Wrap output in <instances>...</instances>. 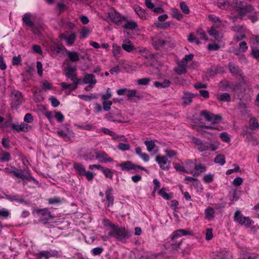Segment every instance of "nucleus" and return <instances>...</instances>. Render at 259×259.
<instances>
[{
  "mask_svg": "<svg viewBox=\"0 0 259 259\" xmlns=\"http://www.w3.org/2000/svg\"><path fill=\"white\" fill-rule=\"evenodd\" d=\"M108 225L111 228L109 233L110 236L122 242H125L130 237V235L125 228L119 227L110 222H109Z\"/></svg>",
  "mask_w": 259,
  "mask_h": 259,
  "instance_id": "1",
  "label": "nucleus"
},
{
  "mask_svg": "<svg viewBox=\"0 0 259 259\" xmlns=\"http://www.w3.org/2000/svg\"><path fill=\"white\" fill-rule=\"evenodd\" d=\"M236 7L238 15L235 18L239 19H242L247 13L252 12L254 10L253 6L245 1L237 0Z\"/></svg>",
  "mask_w": 259,
  "mask_h": 259,
  "instance_id": "2",
  "label": "nucleus"
},
{
  "mask_svg": "<svg viewBox=\"0 0 259 259\" xmlns=\"http://www.w3.org/2000/svg\"><path fill=\"white\" fill-rule=\"evenodd\" d=\"M35 211L37 217H38L39 222H42L44 224H48L50 220L55 218V216L51 214L50 211L47 208H37L35 210Z\"/></svg>",
  "mask_w": 259,
  "mask_h": 259,
  "instance_id": "3",
  "label": "nucleus"
},
{
  "mask_svg": "<svg viewBox=\"0 0 259 259\" xmlns=\"http://www.w3.org/2000/svg\"><path fill=\"white\" fill-rule=\"evenodd\" d=\"M11 98V108L17 109L23 101L22 94L20 92L15 90L12 92Z\"/></svg>",
  "mask_w": 259,
  "mask_h": 259,
  "instance_id": "4",
  "label": "nucleus"
},
{
  "mask_svg": "<svg viewBox=\"0 0 259 259\" xmlns=\"http://www.w3.org/2000/svg\"><path fill=\"white\" fill-rule=\"evenodd\" d=\"M200 115L203 116L208 121H212L215 123L222 120L223 117L220 114H213L206 110H202L200 112Z\"/></svg>",
  "mask_w": 259,
  "mask_h": 259,
  "instance_id": "5",
  "label": "nucleus"
},
{
  "mask_svg": "<svg viewBox=\"0 0 259 259\" xmlns=\"http://www.w3.org/2000/svg\"><path fill=\"white\" fill-rule=\"evenodd\" d=\"M193 143L197 147V149L199 152L208 151L209 150V143L207 142H203L199 138L194 136L191 137Z\"/></svg>",
  "mask_w": 259,
  "mask_h": 259,
  "instance_id": "6",
  "label": "nucleus"
},
{
  "mask_svg": "<svg viewBox=\"0 0 259 259\" xmlns=\"http://www.w3.org/2000/svg\"><path fill=\"white\" fill-rule=\"evenodd\" d=\"M120 166L122 170L129 171L132 169L135 170L136 171H138V169L146 170L144 167L141 165H135L130 161L121 163L120 164Z\"/></svg>",
  "mask_w": 259,
  "mask_h": 259,
  "instance_id": "7",
  "label": "nucleus"
},
{
  "mask_svg": "<svg viewBox=\"0 0 259 259\" xmlns=\"http://www.w3.org/2000/svg\"><path fill=\"white\" fill-rule=\"evenodd\" d=\"M235 220L241 225H245L247 227H250L251 225V221L248 217H243L239 211H236L235 213Z\"/></svg>",
  "mask_w": 259,
  "mask_h": 259,
  "instance_id": "8",
  "label": "nucleus"
},
{
  "mask_svg": "<svg viewBox=\"0 0 259 259\" xmlns=\"http://www.w3.org/2000/svg\"><path fill=\"white\" fill-rule=\"evenodd\" d=\"M65 75L73 82H79L80 79L77 78L76 69L75 67H69L66 69Z\"/></svg>",
  "mask_w": 259,
  "mask_h": 259,
  "instance_id": "9",
  "label": "nucleus"
},
{
  "mask_svg": "<svg viewBox=\"0 0 259 259\" xmlns=\"http://www.w3.org/2000/svg\"><path fill=\"white\" fill-rule=\"evenodd\" d=\"M50 50L52 55L57 56L60 53L64 54V52H67V49L62 45L56 44L52 46Z\"/></svg>",
  "mask_w": 259,
  "mask_h": 259,
  "instance_id": "10",
  "label": "nucleus"
},
{
  "mask_svg": "<svg viewBox=\"0 0 259 259\" xmlns=\"http://www.w3.org/2000/svg\"><path fill=\"white\" fill-rule=\"evenodd\" d=\"M108 16L113 22L117 23L124 20V18L114 9H112L108 12Z\"/></svg>",
  "mask_w": 259,
  "mask_h": 259,
  "instance_id": "11",
  "label": "nucleus"
},
{
  "mask_svg": "<svg viewBox=\"0 0 259 259\" xmlns=\"http://www.w3.org/2000/svg\"><path fill=\"white\" fill-rule=\"evenodd\" d=\"M14 175L23 180L30 181L33 180V178L27 172H25V170L18 169L17 171L14 172Z\"/></svg>",
  "mask_w": 259,
  "mask_h": 259,
  "instance_id": "12",
  "label": "nucleus"
},
{
  "mask_svg": "<svg viewBox=\"0 0 259 259\" xmlns=\"http://www.w3.org/2000/svg\"><path fill=\"white\" fill-rule=\"evenodd\" d=\"M155 160L162 169L167 170L169 168V164H167L168 159L165 156L158 155L156 157Z\"/></svg>",
  "mask_w": 259,
  "mask_h": 259,
  "instance_id": "13",
  "label": "nucleus"
},
{
  "mask_svg": "<svg viewBox=\"0 0 259 259\" xmlns=\"http://www.w3.org/2000/svg\"><path fill=\"white\" fill-rule=\"evenodd\" d=\"M228 68L230 72L234 76H242L243 73L239 67L235 65L232 62H230L228 64Z\"/></svg>",
  "mask_w": 259,
  "mask_h": 259,
  "instance_id": "14",
  "label": "nucleus"
},
{
  "mask_svg": "<svg viewBox=\"0 0 259 259\" xmlns=\"http://www.w3.org/2000/svg\"><path fill=\"white\" fill-rule=\"evenodd\" d=\"M97 80L94 75L92 74H86L83 78V83L89 84V87L93 88L96 83Z\"/></svg>",
  "mask_w": 259,
  "mask_h": 259,
  "instance_id": "15",
  "label": "nucleus"
},
{
  "mask_svg": "<svg viewBox=\"0 0 259 259\" xmlns=\"http://www.w3.org/2000/svg\"><path fill=\"white\" fill-rule=\"evenodd\" d=\"M95 155L96 159L98 160L102 159L105 162H112L113 161V159L104 151L95 152Z\"/></svg>",
  "mask_w": 259,
  "mask_h": 259,
  "instance_id": "16",
  "label": "nucleus"
},
{
  "mask_svg": "<svg viewBox=\"0 0 259 259\" xmlns=\"http://www.w3.org/2000/svg\"><path fill=\"white\" fill-rule=\"evenodd\" d=\"M11 127L13 130L16 131L17 132H27L28 125L27 123H22L20 125L16 124L15 123H12Z\"/></svg>",
  "mask_w": 259,
  "mask_h": 259,
  "instance_id": "17",
  "label": "nucleus"
},
{
  "mask_svg": "<svg viewBox=\"0 0 259 259\" xmlns=\"http://www.w3.org/2000/svg\"><path fill=\"white\" fill-rule=\"evenodd\" d=\"M194 97V94L190 92H184V95L182 97V105L184 106L188 105L190 104L192 101L193 98Z\"/></svg>",
  "mask_w": 259,
  "mask_h": 259,
  "instance_id": "18",
  "label": "nucleus"
},
{
  "mask_svg": "<svg viewBox=\"0 0 259 259\" xmlns=\"http://www.w3.org/2000/svg\"><path fill=\"white\" fill-rule=\"evenodd\" d=\"M122 48L127 52H131L135 49V46L128 38L125 39L122 44Z\"/></svg>",
  "mask_w": 259,
  "mask_h": 259,
  "instance_id": "19",
  "label": "nucleus"
},
{
  "mask_svg": "<svg viewBox=\"0 0 259 259\" xmlns=\"http://www.w3.org/2000/svg\"><path fill=\"white\" fill-rule=\"evenodd\" d=\"M127 97L128 100H132L134 98H136L138 100H141L143 98V96L140 93H137L136 90H127Z\"/></svg>",
  "mask_w": 259,
  "mask_h": 259,
  "instance_id": "20",
  "label": "nucleus"
},
{
  "mask_svg": "<svg viewBox=\"0 0 259 259\" xmlns=\"http://www.w3.org/2000/svg\"><path fill=\"white\" fill-rule=\"evenodd\" d=\"M68 58H69V60L72 62H77L79 60V54L75 51H68L67 50V52H66Z\"/></svg>",
  "mask_w": 259,
  "mask_h": 259,
  "instance_id": "21",
  "label": "nucleus"
},
{
  "mask_svg": "<svg viewBox=\"0 0 259 259\" xmlns=\"http://www.w3.org/2000/svg\"><path fill=\"white\" fill-rule=\"evenodd\" d=\"M190 232L189 231H187L183 229H180L175 231L174 232L172 236H171V239L172 240H175V239L181 237L184 235H186L187 234H189Z\"/></svg>",
  "mask_w": 259,
  "mask_h": 259,
  "instance_id": "22",
  "label": "nucleus"
},
{
  "mask_svg": "<svg viewBox=\"0 0 259 259\" xmlns=\"http://www.w3.org/2000/svg\"><path fill=\"white\" fill-rule=\"evenodd\" d=\"M134 10L137 14L142 19L146 18L147 13L145 10L139 6H135Z\"/></svg>",
  "mask_w": 259,
  "mask_h": 259,
  "instance_id": "23",
  "label": "nucleus"
},
{
  "mask_svg": "<svg viewBox=\"0 0 259 259\" xmlns=\"http://www.w3.org/2000/svg\"><path fill=\"white\" fill-rule=\"evenodd\" d=\"M73 85L68 84L65 82H62L61 85L63 90L68 89L70 91H73L77 89L79 82H73Z\"/></svg>",
  "mask_w": 259,
  "mask_h": 259,
  "instance_id": "24",
  "label": "nucleus"
},
{
  "mask_svg": "<svg viewBox=\"0 0 259 259\" xmlns=\"http://www.w3.org/2000/svg\"><path fill=\"white\" fill-rule=\"evenodd\" d=\"M175 72L179 75H182L187 73V65L179 64L178 66L175 68Z\"/></svg>",
  "mask_w": 259,
  "mask_h": 259,
  "instance_id": "25",
  "label": "nucleus"
},
{
  "mask_svg": "<svg viewBox=\"0 0 259 259\" xmlns=\"http://www.w3.org/2000/svg\"><path fill=\"white\" fill-rule=\"evenodd\" d=\"M105 195L107 200L108 201V206H111L113 204L114 197L112 195V189L108 188L105 191Z\"/></svg>",
  "mask_w": 259,
  "mask_h": 259,
  "instance_id": "26",
  "label": "nucleus"
},
{
  "mask_svg": "<svg viewBox=\"0 0 259 259\" xmlns=\"http://www.w3.org/2000/svg\"><path fill=\"white\" fill-rule=\"evenodd\" d=\"M51 255V253L47 251H41L34 254L36 257L35 259H41L42 257H44L45 259H49Z\"/></svg>",
  "mask_w": 259,
  "mask_h": 259,
  "instance_id": "27",
  "label": "nucleus"
},
{
  "mask_svg": "<svg viewBox=\"0 0 259 259\" xmlns=\"http://www.w3.org/2000/svg\"><path fill=\"white\" fill-rule=\"evenodd\" d=\"M73 167L79 175L83 176L85 174V169L83 164L75 162Z\"/></svg>",
  "mask_w": 259,
  "mask_h": 259,
  "instance_id": "28",
  "label": "nucleus"
},
{
  "mask_svg": "<svg viewBox=\"0 0 259 259\" xmlns=\"http://www.w3.org/2000/svg\"><path fill=\"white\" fill-rule=\"evenodd\" d=\"M22 21L23 23L30 27H33L34 25L33 22L30 19V14H24L22 18Z\"/></svg>",
  "mask_w": 259,
  "mask_h": 259,
  "instance_id": "29",
  "label": "nucleus"
},
{
  "mask_svg": "<svg viewBox=\"0 0 259 259\" xmlns=\"http://www.w3.org/2000/svg\"><path fill=\"white\" fill-rule=\"evenodd\" d=\"M217 98L220 101L230 102L231 101L230 94L227 93H221L217 95Z\"/></svg>",
  "mask_w": 259,
  "mask_h": 259,
  "instance_id": "30",
  "label": "nucleus"
},
{
  "mask_svg": "<svg viewBox=\"0 0 259 259\" xmlns=\"http://www.w3.org/2000/svg\"><path fill=\"white\" fill-rule=\"evenodd\" d=\"M228 256V252L226 251H219L214 253L213 259H226Z\"/></svg>",
  "mask_w": 259,
  "mask_h": 259,
  "instance_id": "31",
  "label": "nucleus"
},
{
  "mask_svg": "<svg viewBox=\"0 0 259 259\" xmlns=\"http://www.w3.org/2000/svg\"><path fill=\"white\" fill-rule=\"evenodd\" d=\"M158 194L164 199L165 200H170L172 197V193H167L165 192V189L162 188L160 190L158 191Z\"/></svg>",
  "mask_w": 259,
  "mask_h": 259,
  "instance_id": "32",
  "label": "nucleus"
},
{
  "mask_svg": "<svg viewBox=\"0 0 259 259\" xmlns=\"http://www.w3.org/2000/svg\"><path fill=\"white\" fill-rule=\"evenodd\" d=\"M249 125L250 128L252 130H256L259 128V123L254 117H252L249 120Z\"/></svg>",
  "mask_w": 259,
  "mask_h": 259,
  "instance_id": "33",
  "label": "nucleus"
},
{
  "mask_svg": "<svg viewBox=\"0 0 259 259\" xmlns=\"http://www.w3.org/2000/svg\"><path fill=\"white\" fill-rule=\"evenodd\" d=\"M170 83L169 80L165 79L162 82L155 81L154 84L156 88H165L168 87Z\"/></svg>",
  "mask_w": 259,
  "mask_h": 259,
  "instance_id": "34",
  "label": "nucleus"
},
{
  "mask_svg": "<svg viewBox=\"0 0 259 259\" xmlns=\"http://www.w3.org/2000/svg\"><path fill=\"white\" fill-rule=\"evenodd\" d=\"M76 38V35L74 32H71V34L66 37V42L67 45L72 46Z\"/></svg>",
  "mask_w": 259,
  "mask_h": 259,
  "instance_id": "35",
  "label": "nucleus"
},
{
  "mask_svg": "<svg viewBox=\"0 0 259 259\" xmlns=\"http://www.w3.org/2000/svg\"><path fill=\"white\" fill-rule=\"evenodd\" d=\"M166 41L164 40L157 39L153 40V46L156 50H158L160 48L162 47L165 44Z\"/></svg>",
  "mask_w": 259,
  "mask_h": 259,
  "instance_id": "36",
  "label": "nucleus"
},
{
  "mask_svg": "<svg viewBox=\"0 0 259 259\" xmlns=\"http://www.w3.org/2000/svg\"><path fill=\"white\" fill-rule=\"evenodd\" d=\"M123 27L125 29L134 30L138 27V24L136 22L134 21H131L127 22L125 24H124Z\"/></svg>",
  "mask_w": 259,
  "mask_h": 259,
  "instance_id": "37",
  "label": "nucleus"
},
{
  "mask_svg": "<svg viewBox=\"0 0 259 259\" xmlns=\"http://www.w3.org/2000/svg\"><path fill=\"white\" fill-rule=\"evenodd\" d=\"M214 162L217 163H219L221 165H224L225 162V157L224 155L218 154L214 158Z\"/></svg>",
  "mask_w": 259,
  "mask_h": 259,
  "instance_id": "38",
  "label": "nucleus"
},
{
  "mask_svg": "<svg viewBox=\"0 0 259 259\" xmlns=\"http://www.w3.org/2000/svg\"><path fill=\"white\" fill-rule=\"evenodd\" d=\"M205 218L208 220H210L214 218V211L212 208L209 207L205 209Z\"/></svg>",
  "mask_w": 259,
  "mask_h": 259,
  "instance_id": "39",
  "label": "nucleus"
},
{
  "mask_svg": "<svg viewBox=\"0 0 259 259\" xmlns=\"http://www.w3.org/2000/svg\"><path fill=\"white\" fill-rule=\"evenodd\" d=\"M218 6L222 9H225L229 6V3L227 0H218Z\"/></svg>",
  "mask_w": 259,
  "mask_h": 259,
  "instance_id": "40",
  "label": "nucleus"
},
{
  "mask_svg": "<svg viewBox=\"0 0 259 259\" xmlns=\"http://www.w3.org/2000/svg\"><path fill=\"white\" fill-rule=\"evenodd\" d=\"M78 97L85 101H91L92 99H97L98 97L96 95L91 94L90 95H79Z\"/></svg>",
  "mask_w": 259,
  "mask_h": 259,
  "instance_id": "41",
  "label": "nucleus"
},
{
  "mask_svg": "<svg viewBox=\"0 0 259 259\" xmlns=\"http://www.w3.org/2000/svg\"><path fill=\"white\" fill-rule=\"evenodd\" d=\"M172 17L178 20H181L183 19L184 15L178 9H176L172 10Z\"/></svg>",
  "mask_w": 259,
  "mask_h": 259,
  "instance_id": "42",
  "label": "nucleus"
},
{
  "mask_svg": "<svg viewBox=\"0 0 259 259\" xmlns=\"http://www.w3.org/2000/svg\"><path fill=\"white\" fill-rule=\"evenodd\" d=\"M250 55L252 58L259 62V49L256 48H252L250 52Z\"/></svg>",
  "mask_w": 259,
  "mask_h": 259,
  "instance_id": "43",
  "label": "nucleus"
},
{
  "mask_svg": "<svg viewBox=\"0 0 259 259\" xmlns=\"http://www.w3.org/2000/svg\"><path fill=\"white\" fill-rule=\"evenodd\" d=\"M197 36L200 39L207 40L208 38L206 37V34L205 32L201 29L198 28L197 30Z\"/></svg>",
  "mask_w": 259,
  "mask_h": 259,
  "instance_id": "44",
  "label": "nucleus"
},
{
  "mask_svg": "<svg viewBox=\"0 0 259 259\" xmlns=\"http://www.w3.org/2000/svg\"><path fill=\"white\" fill-rule=\"evenodd\" d=\"M194 168L196 171H199L200 172H203L206 171V167L201 163H195L194 164Z\"/></svg>",
  "mask_w": 259,
  "mask_h": 259,
  "instance_id": "45",
  "label": "nucleus"
},
{
  "mask_svg": "<svg viewBox=\"0 0 259 259\" xmlns=\"http://www.w3.org/2000/svg\"><path fill=\"white\" fill-rule=\"evenodd\" d=\"M180 6L182 12L185 14H188L190 12V10L188 7L187 6L186 4L184 2H182L180 4Z\"/></svg>",
  "mask_w": 259,
  "mask_h": 259,
  "instance_id": "46",
  "label": "nucleus"
},
{
  "mask_svg": "<svg viewBox=\"0 0 259 259\" xmlns=\"http://www.w3.org/2000/svg\"><path fill=\"white\" fill-rule=\"evenodd\" d=\"M145 144L147 146V150L149 152L152 151V150L155 148V143L152 141H145Z\"/></svg>",
  "mask_w": 259,
  "mask_h": 259,
  "instance_id": "47",
  "label": "nucleus"
},
{
  "mask_svg": "<svg viewBox=\"0 0 259 259\" xmlns=\"http://www.w3.org/2000/svg\"><path fill=\"white\" fill-rule=\"evenodd\" d=\"M102 172L105 175V176L106 178H108L111 179H112L113 172L111 171V170L110 169L104 167Z\"/></svg>",
  "mask_w": 259,
  "mask_h": 259,
  "instance_id": "48",
  "label": "nucleus"
},
{
  "mask_svg": "<svg viewBox=\"0 0 259 259\" xmlns=\"http://www.w3.org/2000/svg\"><path fill=\"white\" fill-rule=\"evenodd\" d=\"M48 201L50 204H58L60 203L62 201L61 198L57 196H55L53 198H49Z\"/></svg>",
  "mask_w": 259,
  "mask_h": 259,
  "instance_id": "49",
  "label": "nucleus"
},
{
  "mask_svg": "<svg viewBox=\"0 0 259 259\" xmlns=\"http://www.w3.org/2000/svg\"><path fill=\"white\" fill-rule=\"evenodd\" d=\"M121 52V49L120 47H118L117 46H113V55L115 57H118L119 56L120 53Z\"/></svg>",
  "mask_w": 259,
  "mask_h": 259,
  "instance_id": "50",
  "label": "nucleus"
},
{
  "mask_svg": "<svg viewBox=\"0 0 259 259\" xmlns=\"http://www.w3.org/2000/svg\"><path fill=\"white\" fill-rule=\"evenodd\" d=\"M208 33L210 35L212 36L215 39H218L219 38V32L216 29L211 28L208 30Z\"/></svg>",
  "mask_w": 259,
  "mask_h": 259,
  "instance_id": "51",
  "label": "nucleus"
},
{
  "mask_svg": "<svg viewBox=\"0 0 259 259\" xmlns=\"http://www.w3.org/2000/svg\"><path fill=\"white\" fill-rule=\"evenodd\" d=\"M175 168L176 169L177 171H180V172H183L185 173L188 174L189 172L188 170H187L185 167L182 165H181L179 163H175L174 166Z\"/></svg>",
  "mask_w": 259,
  "mask_h": 259,
  "instance_id": "52",
  "label": "nucleus"
},
{
  "mask_svg": "<svg viewBox=\"0 0 259 259\" xmlns=\"http://www.w3.org/2000/svg\"><path fill=\"white\" fill-rule=\"evenodd\" d=\"M203 180L205 183H210L213 181V175L210 174L205 175L204 176Z\"/></svg>",
  "mask_w": 259,
  "mask_h": 259,
  "instance_id": "53",
  "label": "nucleus"
},
{
  "mask_svg": "<svg viewBox=\"0 0 259 259\" xmlns=\"http://www.w3.org/2000/svg\"><path fill=\"white\" fill-rule=\"evenodd\" d=\"M22 58L19 55L18 56H14L12 60V64L13 65H18L21 64Z\"/></svg>",
  "mask_w": 259,
  "mask_h": 259,
  "instance_id": "54",
  "label": "nucleus"
},
{
  "mask_svg": "<svg viewBox=\"0 0 259 259\" xmlns=\"http://www.w3.org/2000/svg\"><path fill=\"white\" fill-rule=\"evenodd\" d=\"M220 137L224 142L228 143L230 141V138L228 136V134L226 132L221 133L220 135Z\"/></svg>",
  "mask_w": 259,
  "mask_h": 259,
  "instance_id": "55",
  "label": "nucleus"
},
{
  "mask_svg": "<svg viewBox=\"0 0 259 259\" xmlns=\"http://www.w3.org/2000/svg\"><path fill=\"white\" fill-rule=\"evenodd\" d=\"M11 156L8 152H4L2 154V156L0 158L1 160L3 162L8 161L10 160Z\"/></svg>",
  "mask_w": 259,
  "mask_h": 259,
  "instance_id": "56",
  "label": "nucleus"
},
{
  "mask_svg": "<svg viewBox=\"0 0 259 259\" xmlns=\"http://www.w3.org/2000/svg\"><path fill=\"white\" fill-rule=\"evenodd\" d=\"M112 102L110 101H104L103 102V109L106 111H108L111 108Z\"/></svg>",
  "mask_w": 259,
  "mask_h": 259,
  "instance_id": "57",
  "label": "nucleus"
},
{
  "mask_svg": "<svg viewBox=\"0 0 259 259\" xmlns=\"http://www.w3.org/2000/svg\"><path fill=\"white\" fill-rule=\"evenodd\" d=\"M194 55L192 54H190L189 55H187L185 57L182 59V62L183 63H185L187 64L189 62L191 61L193 58Z\"/></svg>",
  "mask_w": 259,
  "mask_h": 259,
  "instance_id": "58",
  "label": "nucleus"
},
{
  "mask_svg": "<svg viewBox=\"0 0 259 259\" xmlns=\"http://www.w3.org/2000/svg\"><path fill=\"white\" fill-rule=\"evenodd\" d=\"M118 148L122 151H126L130 149V145L127 144L120 143L118 145Z\"/></svg>",
  "mask_w": 259,
  "mask_h": 259,
  "instance_id": "59",
  "label": "nucleus"
},
{
  "mask_svg": "<svg viewBox=\"0 0 259 259\" xmlns=\"http://www.w3.org/2000/svg\"><path fill=\"white\" fill-rule=\"evenodd\" d=\"M58 134L63 138L65 141H69L70 140V137L63 131H60L58 132Z\"/></svg>",
  "mask_w": 259,
  "mask_h": 259,
  "instance_id": "60",
  "label": "nucleus"
},
{
  "mask_svg": "<svg viewBox=\"0 0 259 259\" xmlns=\"http://www.w3.org/2000/svg\"><path fill=\"white\" fill-rule=\"evenodd\" d=\"M213 237L212 229L208 228L206 229L205 239L207 240H211Z\"/></svg>",
  "mask_w": 259,
  "mask_h": 259,
  "instance_id": "61",
  "label": "nucleus"
},
{
  "mask_svg": "<svg viewBox=\"0 0 259 259\" xmlns=\"http://www.w3.org/2000/svg\"><path fill=\"white\" fill-rule=\"evenodd\" d=\"M90 33V30H89L88 29L86 28H82L80 32V33L81 34V36L80 37L81 38H86L88 36V35Z\"/></svg>",
  "mask_w": 259,
  "mask_h": 259,
  "instance_id": "62",
  "label": "nucleus"
},
{
  "mask_svg": "<svg viewBox=\"0 0 259 259\" xmlns=\"http://www.w3.org/2000/svg\"><path fill=\"white\" fill-rule=\"evenodd\" d=\"M149 78H143L138 80L137 82L139 84L141 85H147L150 82Z\"/></svg>",
  "mask_w": 259,
  "mask_h": 259,
  "instance_id": "63",
  "label": "nucleus"
},
{
  "mask_svg": "<svg viewBox=\"0 0 259 259\" xmlns=\"http://www.w3.org/2000/svg\"><path fill=\"white\" fill-rule=\"evenodd\" d=\"M103 251L102 247H98L93 249L92 252L94 255H98L102 253Z\"/></svg>",
  "mask_w": 259,
  "mask_h": 259,
  "instance_id": "64",
  "label": "nucleus"
}]
</instances>
